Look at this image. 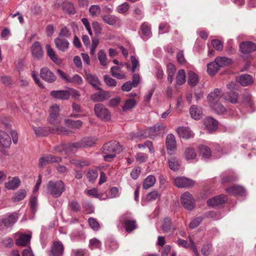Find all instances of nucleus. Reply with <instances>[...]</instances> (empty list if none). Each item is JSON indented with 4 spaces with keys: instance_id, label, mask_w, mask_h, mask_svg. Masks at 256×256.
Instances as JSON below:
<instances>
[{
    "instance_id": "1",
    "label": "nucleus",
    "mask_w": 256,
    "mask_h": 256,
    "mask_svg": "<svg viewBox=\"0 0 256 256\" xmlns=\"http://www.w3.org/2000/svg\"><path fill=\"white\" fill-rule=\"evenodd\" d=\"M121 150V146L118 142H110L104 144L102 147V153L104 154V158L106 161L110 162Z\"/></svg>"
},
{
    "instance_id": "2",
    "label": "nucleus",
    "mask_w": 256,
    "mask_h": 256,
    "mask_svg": "<svg viewBox=\"0 0 256 256\" xmlns=\"http://www.w3.org/2000/svg\"><path fill=\"white\" fill-rule=\"evenodd\" d=\"M96 140L92 137L84 138L78 142L68 144L62 146V149H66L68 152H74L76 148H88L94 146Z\"/></svg>"
},
{
    "instance_id": "3",
    "label": "nucleus",
    "mask_w": 256,
    "mask_h": 256,
    "mask_svg": "<svg viewBox=\"0 0 256 256\" xmlns=\"http://www.w3.org/2000/svg\"><path fill=\"white\" fill-rule=\"evenodd\" d=\"M48 192L54 198H59L65 190L64 182L58 180L57 181L50 180L47 186Z\"/></svg>"
},
{
    "instance_id": "4",
    "label": "nucleus",
    "mask_w": 256,
    "mask_h": 256,
    "mask_svg": "<svg viewBox=\"0 0 256 256\" xmlns=\"http://www.w3.org/2000/svg\"><path fill=\"white\" fill-rule=\"evenodd\" d=\"M32 129L37 136H47L49 133H62L64 134H68V132L66 130L65 128H57L56 132H54V130H52L49 127H42L38 126L36 127L34 126H32Z\"/></svg>"
},
{
    "instance_id": "5",
    "label": "nucleus",
    "mask_w": 256,
    "mask_h": 256,
    "mask_svg": "<svg viewBox=\"0 0 256 256\" xmlns=\"http://www.w3.org/2000/svg\"><path fill=\"white\" fill-rule=\"evenodd\" d=\"M94 111L96 116L104 122L111 119V114L108 108L102 104H97L94 106Z\"/></svg>"
},
{
    "instance_id": "6",
    "label": "nucleus",
    "mask_w": 256,
    "mask_h": 256,
    "mask_svg": "<svg viewBox=\"0 0 256 256\" xmlns=\"http://www.w3.org/2000/svg\"><path fill=\"white\" fill-rule=\"evenodd\" d=\"M182 205L186 210H191L195 207L196 200L192 194L188 192H185L180 197Z\"/></svg>"
},
{
    "instance_id": "7",
    "label": "nucleus",
    "mask_w": 256,
    "mask_h": 256,
    "mask_svg": "<svg viewBox=\"0 0 256 256\" xmlns=\"http://www.w3.org/2000/svg\"><path fill=\"white\" fill-rule=\"evenodd\" d=\"M12 144L11 138L4 131L0 130V151L4 154H7L6 150Z\"/></svg>"
},
{
    "instance_id": "8",
    "label": "nucleus",
    "mask_w": 256,
    "mask_h": 256,
    "mask_svg": "<svg viewBox=\"0 0 256 256\" xmlns=\"http://www.w3.org/2000/svg\"><path fill=\"white\" fill-rule=\"evenodd\" d=\"M164 128L165 127L163 124H156L153 126L146 129L144 134L142 133L138 134V137H142V138L150 137L152 138L153 136L156 135L160 130Z\"/></svg>"
},
{
    "instance_id": "9",
    "label": "nucleus",
    "mask_w": 256,
    "mask_h": 256,
    "mask_svg": "<svg viewBox=\"0 0 256 256\" xmlns=\"http://www.w3.org/2000/svg\"><path fill=\"white\" fill-rule=\"evenodd\" d=\"M174 184L178 188H189L193 186L194 182L184 176H178L174 179Z\"/></svg>"
},
{
    "instance_id": "10",
    "label": "nucleus",
    "mask_w": 256,
    "mask_h": 256,
    "mask_svg": "<svg viewBox=\"0 0 256 256\" xmlns=\"http://www.w3.org/2000/svg\"><path fill=\"white\" fill-rule=\"evenodd\" d=\"M60 106L57 104L52 105L50 110V116L48 118V122L52 124H58L60 122L58 115Z\"/></svg>"
},
{
    "instance_id": "11",
    "label": "nucleus",
    "mask_w": 256,
    "mask_h": 256,
    "mask_svg": "<svg viewBox=\"0 0 256 256\" xmlns=\"http://www.w3.org/2000/svg\"><path fill=\"white\" fill-rule=\"evenodd\" d=\"M86 79L92 86L97 90H101L100 86L102 84L98 78L90 72H85Z\"/></svg>"
},
{
    "instance_id": "12",
    "label": "nucleus",
    "mask_w": 256,
    "mask_h": 256,
    "mask_svg": "<svg viewBox=\"0 0 256 256\" xmlns=\"http://www.w3.org/2000/svg\"><path fill=\"white\" fill-rule=\"evenodd\" d=\"M61 161V158L55 156L51 154H48L43 156L39 159L38 166L40 167H44L48 164L60 162Z\"/></svg>"
},
{
    "instance_id": "13",
    "label": "nucleus",
    "mask_w": 256,
    "mask_h": 256,
    "mask_svg": "<svg viewBox=\"0 0 256 256\" xmlns=\"http://www.w3.org/2000/svg\"><path fill=\"white\" fill-rule=\"evenodd\" d=\"M166 144L168 154H174L176 148V142L174 134H170L166 136Z\"/></svg>"
},
{
    "instance_id": "14",
    "label": "nucleus",
    "mask_w": 256,
    "mask_h": 256,
    "mask_svg": "<svg viewBox=\"0 0 256 256\" xmlns=\"http://www.w3.org/2000/svg\"><path fill=\"white\" fill-rule=\"evenodd\" d=\"M40 76L44 80L50 83H52L56 80L54 74L47 68H41Z\"/></svg>"
},
{
    "instance_id": "15",
    "label": "nucleus",
    "mask_w": 256,
    "mask_h": 256,
    "mask_svg": "<svg viewBox=\"0 0 256 256\" xmlns=\"http://www.w3.org/2000/svg\"><path fill=\"white\" fill-rule=\"evenodd\" d=\"M226 201V196L222 194L210 198L207 200L206 203L209 206L215 207L224 204Z\"/></svg>"
},
{
    "instance_id": "16",
    "label": "nucleus",
    "mask_w": 256,
    "mask_h": 256,
    "mask_svg": "<svg viewBox=\"0 0 256 256\" xmlns=\"http://www.w3.org/2000/svg\"><path fill=\"white\" fill-rule=\"evenodd\" d=\"M240 50L244 54H250L256 50V44L251 42H242L240 44Z\"/></svg>"
},
{
    "instance_id": "17",
    "label": "nucleus",
    "mask_w": 256,
    "mask_h": 256,
    "mask_svg": "<svg viewBox=\"0 0 256 256\" xmlns=\"http://www.w3.org/2000/svg\"><path fill=\"white\" fill-rule=\"evenodd\" d=\"M176 132L180 138L184 139H189L194 136V132L188 127L179 126L176 129Z\"/></svg>"
},
{
    "instance_id": "18",
    "label": "nucleus",
    "mask_w": 256,
    "mask_h": 256,
    "mask_svg": "<svg viewBox=\"0 0 256 256\" xmlns=\"http://www.w3.org/2000/svg\"><path fill=\"white\" fill-rule=\"evenodd\" d=\"M18 218V214L12 213L3 218L2 222L6 227L10 228L16 222Z\"/></svg>"
},
{
    "instance_id": "19",
    "label": "nucleus",
    "mask_w": 256,
    "mask_h": 256,
    "mask_svg": "<svg viewBox=\"0 0 256 256\" xmlns=\"http://www.w3.org/2000/svg\"><path fill=\"white\" fill-rule=\"evenodd\" d=\"M14 236H19V238L16 240V244L18 246H27L30 243L32 238L31 234H24L20 233L16 234Z\"/></svg>"
},
{
    "instance_id": "20",
    "label": "nucleus",
    "mask_w": 256,
    "mask_h": 256,
    "mask_svg": "<svg viewBox=\"0 0 256 256\" xmlns=\"http://www.w3.org/2000/svg\"><path fill=\"white\" fill-rule=\"evenodd\" d=\"M161 228L164 233H168L174 231L176 227L172 224L171 220L168 218H164L161 224Z\"/></svg>"
},
{
    "instance_id": "21",
    "label": "nucleus",
    "mask_w": 256,
    "mask_h": 256,
    "mask_svg": "<svg viewBox=\"0 0 256 256\" xmlns=\"http://www.w3.org/2000/svg\"><path fill=\"white\" fill-rule=\"evenodd\" d=\"M100 92H95L90 96L91 100L94 102H103L109 98L110 94L104 90H100Z\"/></svg>"
},
{
    "instance_id": "22",
    "label": "nucleus",
    "mask_w": 256,
    "mask_h": 256,
    "mask_svg": "<svg viewBox=\"0 0 256 256\" xmlns=\"http://www.w3.org/2000/svg\"><path fill=\"white\" fill-rule=\"evenodd\" d=\"M31 52L32 56L38 60H40L43 56V51L40 43L35 42L32 46Z\"/></svg>"
},
{
    "instance_id": "23",
    "label": "nucleus",
    "mask_w": 256,
    "mask_h": 256,
    "mask_svg": "<svg viewBox=\"0 0 256 256\" xmlns=\"http://www.w3.org/2000/svg\"><path fill=\"white\" fill-rule=\"evenodd\" d=\"M64 246L62 242H54L50 254L52 256H62L64 252Z\"/></svg>"
},
{
    "instance_id": "24",
    "label": "nucleus",
    "mask_w": 256,
    "mask_h": 256,
    "mask_svg": "<svg viewBox=\"0 0 256 256\" xmlns=\"http://www.w3.org/2000/svg\"><path fill=\"white\" fill-rule=\"evenodd\" d=\"M204 124L206 129L210 132H214L218 128V122L212 117L206 118L204 121Z\"/></svg>"
},
{
    "instance_id": "25",
    "label": "nucleus",
    "mask_w": 256,
    "mask_h": 256,
    "mask_svg": "<svg viewBox=\"0 0 256 256\" xmlns=\"http://www.w3.org/2000/svg\"><path fill=\"white\" fill-rule=\"evenodd\" d=\"M47 54L50 60L57 65H60L62 64V60L56 54V52L52 48L50 45L46 44V46Z\"/></svg>"
},
{
    "instance_id": "26",
    "label": "nucleus",
    "mask_w": 256,
    "mask_h": 256,
    "mask_svg": "<svg viewBox=\"0 0 256 256\" xmlns=\"http://www.w3.org/2000/svg\"><path fill=\"white\" fill-rule=\"evenodd\" d=\"M47 54L50 60L57 65H60L62 64V60L56 54V52L52 48L50 45L46 44V46Z\"/></svg>"
},
{
    "instance_id": "27",
    "label": "nucleus",
    "mask_w": 256,
    "mask_h": 256,
    "mask_svg": "<svg viewBox=\"0 0 256 256\" xmlns=\"http://www.w3.org/2000/svg\"><path fill=\"white\" fill-rule=\"evenodd\" d=\"M236 80L244 86H250L254 82L252 76L248 74H241L236 77Z\"/></svg>"
},
{
    "instance_id": "28",
    "label": "nucleus",
    "mask_w": 256,
    "mask_h": 256,
    "mask_svg": "<svg viewBox=\"0 0 256 256\" xmlns=\"http://www.w3.org/2000/svg\"><path fill=\"white\" fill-rule=\"evenodd\" d=\"M184 156L185 159L188 161L196 160L197 158L196 151L193 148L190 146H188L184 148Z\"/></svg>"
},
{
    "instance_id": "29",
    "label": "nucleus",
    "mask_w": 256,
    "mask_h": 256,
    "mask_svg": "<svg viewBox=\"0 0 256 256\" xmlns=\"http://www.w3.org/2000/svg\"><path fill=\"white\" fill-rule=\"evenodd\" d=\"M50 95L56 98L68 100L70 96V93L66 90H52L50 92Z\"/></svg>"
},
{
    "instance_id": "30",
    "label": "nucleus",
    "mask_w": 256,
    "mask_h": 256,
    "mask_svg": "<svg viewBox=\"0 0 256 256\" xmlns=\"http://www.w3.org/2000/svg\"><path fill=\"white\" fill-rule=\"evenodd\" d=\"M54 43L56 47L60 50L65 52L68 48L69 42L66 40L62 39L60 37L57 38L54 40Z\"/></svg>"
},
{
    "instance_id": "31",
    "label": "nucleus",
    "mask_w": 256,
    "mask_h": 256,
    "mask_svg": "<svg viewBox=\"0 0 256 256\" xmlns=\"http://www.w3.org/2000/svg\"><path fill=\"white\" fill-rule=\"evenodd\" d=\"M222 90L218 88H215L214 91L210 92L208 96V100L210 105L216 104L220 98L222 96Z\"/></svg>"
},
{
    "instance_id": "32",
    "label": "nucleus",
    "mask_w": 256,
    "mask_h": 256,
    "mask_svg": "<svg viewBox=\"0 0 256 256\" xmlns=\"http://www.w3.org/2000/svg\"><path fill=\"white\" fill-rule=\"evenodd\" d=\"M20 184V178L15 176L10 178L8 182L5 184V187L8 190H14L18 188Z\"/></svg>"
},
{
    "instance_id": "33",
    "label": "nucleus",
    "mask_w": 256,
    "mask_h": 256,
    "mask_svg": "<svg viewBox=\"0 0 256 256\" xmlns=\"http://www.w3.org/2000/svg\"><path fill=\"white\" fill-rule=\"evenodd\" d=\"M190 113L194 119L199 120L202 117V111L200 108L193 105L190 108Z\"/></svg>"
},
{
    "instance_id": "34",
    "label": "nucleus",
    "mask_w": 256,
    "mask_h": 256,
    "mask_svg": "<svg viewBox=\"0 0 256 256\" xmlns=\"http://www.w3.org/2000/svg\"><path fill=\"white\" fill-rule=\"evenodd\" d=\"M156 182V178L153 175L148 176L144 180L142 187L145 190H148L154 186Z\"/></svg>"
},
{
    "instance_id": "35",
    "label": "nucleus",
    "mask_w": 256,
    "mask_h": 256,
    "mask_svg": "<svg viewBox=\"0 0 256 256\" xmlns=\"http://www.w3.org/2000/svg\"><path fill=\"white\" fill-rule=\"evenodd\" d=\"M62 10L69 14H74L76 11L74 4L69 2H64L62 4Z\"/></svg>"
},
{
    "instance_id": "36",
    "label": "nucleus",
    "mask_w": 256,
    "mask_h": 256,
    "mask_svg": "<svg viewBox=\"0 0 256 256\" xmlns=\"http://www.w3.org/2000/svg\"><path fill=\"white\" fill-rule=\"evenodd\" d=\"M198 152L200 156L204 159H208L212 156L210 148L206 146L201 145L198 147Z\"/></svg>"
},
{
    "instance_id": "37",
    "label": "nucleus",
    "mask_w": 256,
    "mask_h": 256,
    "mask_svg": "<svg viewBox=\"0 0 256 256\" xmlns=\"http://www.w3.org/2000/svg\"><path fill=\"white\" fill-rule=\"evenodd\" d=\"M176 71V68L173 64L169 63L167 64L168 81L170 84H172L173 82V78Z\"/></svg>"
},
{
    "instance_id": "38",
    "label": "nucleus",
    "mask_w": 256,
    "mask_h": 256,
    "mask_svg": "<svg viewBox=\"0 0 256 256\" xmlns=\"http://www.w3.org/2000/svg\"><path fill=\"white\" fill-rule=\"evenodd\" d=\"M215 60L220 68L228 66L231 64L232 62L230 58L225 56L217 57Z\"/></svg>"
},
{
    "instance_id": "39",
    "label": "nucleus",
    "mask_w": 256,
    "mask_h": 256,
    "mask_svg": "<svg viewBox=\"0 0 256 256\" xmlns=\"http://www.w3.org/2000/svg\"><path fill=\"white\" fill-rule=\"evenodd\" d=\"M110 72L112 75L116 78L122 80L126 78L124 73L122 72L120 68L118 66H114L111 68Z\"/></svg>"
},
{
    "instance_id": "40",
    "label": "nucleus",
    "mask_w": 256,
    "mask_h": 256,
    "mask_svg": "<svg viewBox=\"0 0 256 256\" xmlns=\"http://www.w3.org/2000/svg\"><path fill=\"white\" fill-rule=\"evenodd\" d=\"M226 192L234 195H242L244 192V190L241 186H233L227 188Z\"/></svg>"
},
{
    "instance_id": "41",
    "label": "nucleus",
    "mask_w": 256,
    "mask_h": 256,
    "mask_svg": "<svg viewBox=\"0 0 256 256\" xmlns=\"http://www.w3.org/2000/svg\"><path fill=\"white\" fill-rule=\"evenodd\" d=\"M207 67L208 72L211 76L214 75L218 71L220 68V67L218 63L216 62V60L214 62L208 64Z\"/></svg>"
},
{
    "instance_id": "42",
    "label": "nucleus",
    "mask_w": 256,
    "mask_h": 256,
    "mask_svg": "<svg viewBox=\"0 0 256 256\" xmlns=\"http://www.w3.org/2000/svg\"><path fill=\"white\" fill-rule=\"evenodd\" d=\"M186 81V73L184 70H180L178 71L176 76V82L178 85H182Z\"/></svg>"
},
{
    "instance_id": "43",
    "label": "nucleus",
    "mask_w": 256,
    "mask_h": 256,
    "mask_svg": "<svg viewBox=\"0 0 256 256\" xmlns=\"http://www.w3.org/2000/svg\"><path fill=\"white\" fill-rule=\"evenodd\" d=\"M98 58L102 66H106L108 65V60L106 56V54L104 50H101L98 52Z\"/></svg>"
},
{
    "instance_id": "44",
    "label": "nucleus",
    "mask_w": 256,
    "mask_h": 256,
    "mask_svg": "<svg viewBox=\"0 0 256 256\" xmlns=\"http://www.w3.org/2000/svg\"><path fill=\"white\" fill-rule=\"evenodd\" d=\"M136 102L134 98H129L125 101L124 104L122 108V110L124 112L129 110L136 106Z\"/></svg>"
},
{
    "instance_id": "45",
    "label": "nucleus",
    "mask_w": 256,
    "mask_h": 256,
    "mask_svg": "<svg viewBox=\"0 0 256 256\" xmlns=\"http://www.w3.org/2000/svg\"><path fill=\"white\" fill-rule=\"evenodd\" d=\"M102 19L105 23L110 26L115 24L118 20L117 18L115 16L110 14L102 16Z\"/></svg>"
},
{
    "instance_id": "46",
    "label": "nucleus",
    "mask_w": 256,
    "mask_h": 256,
    "mask_svg": "<svg viewBox=\"0 0 256 256\" xmlns=\"http://www.w3.org/2000/svg\"><path fill=\"white\" fill-rule=\"evenodd\" d=\"M70 163L78 168L88 166L90 164V162L86 160H80L76 159L71 160H70Z\"/></svg>"
},
{
    "instance_id": "47",
    "label": "nucleus",
    "mask_w": 256,
    "mask_h": 256,
    "mask_svg": "<svg viewBox=\"0 0 256 256\" xmlns=\"http://www.w3.org/2000/svg\"><path fill=\"white\" fill-rule=\"evenodd\" d=\"M26 191L24 189L19 190L13 196L12 200L14 202H18L23 200L26 196Z\"/></svg>"
},
{
    "instance_id": "48",
    "label": "nucleus",
    "mask_w": 256,
    "mask_h": 256,
    "mask_svg": "<svg viewBox=\"0 0 256 256\" xmlns=\"http://www.w3.org/2000/svg\"><path fill=\"white\" fill-rule=\"evenodd\" d=\"M213 110L218 114H225L226 112V108L220 104L216 103L210 105Z\"/></svg>"
},
{
    "instance_id": "49",
    "label": "nucleus",
    "mask_w": 256,
    "mask_h": 256,
    "mask_svg": "<svg viewBox=\"0 0 256 256\" xmlns=\"http://www.w3.org/2000/svg\"><path fill=\"white\" fill-rule=\"evenodd\" d=\"M224 98L226 100L230 102L232 104H236L237 102L238 94L235 92H230L224 94Z\"/></svg>"
},
{
    "instance_id": "50",
    "label": "nucleus",
    "mask_w": 256,
    "mask_h": 256,
    "mask_svg": "<svg viewBox=\"0 0 256 256\" xmlns=\"http://www.w3.org/2000/svg\"><path fill=\"white\" fill-rule=\"evenodd\" d=\"M199 81V78L197 74L196 73L190 72H189V77H188V84L192 86H195L198 84Z\"/></svg>"
},
{
    "instance_id": "51",
    "label": "nucleus",
    "mask_w": 256,
    "mask_h": 256,
    "mask_svg": "<svg viewBox=\"0 0 256 256\" xmlns=\"http://www.w3.org/2000/svg\"><path fill=\"white\" fill-rule=\"evenodd\" d=\"M124 221L126 230V232H131L136 228L135 220L124 219Z\"/></svg>"
},
{
    "instance_id": "52",
    "label": "nucleus",
    "mask_w": 256,
    "mask_h": 256,
    "mask_svg": "<svg viewBox=\"0 0 256 256\" xmlns=\"http://www.w3.org/2000/svg\"><path fill=\"white\" fill-rule=\"evenodd\" d=\"M89 12L92 17H96L100 14L101 8L98 5H92L90 7Z\"/></svg>"
},
{
    "instance_id": "53",
    "label": "nucleus",
    "mask_w": 256,
    "mask_h": 256,
    "mask_svg": "<svg viewBox=\"0 0 256 256\" xmlns=\"http://www.w3.org/2000/svg\"><path fill=\"white\" fill-rule=\"evenodd\" d=\"M89 248L92 249H100L102 246L101 242L96 238H92L90 240Z\"/></svg>"
},
{
    "instance_id": "54",
    "label": "nucleus",
    "mask_w": 256,
    "mask_h": 256,
    "mask_svg": "<svg viewBox=\"0 0 256 256\" xmlns=\"http://www.w3.org/2000/svg\"><path fill=\"white\" fill-rule=\"evenodd\" d=\"M88 222L92 230L98 231L99 230L100 225L96 219L90 218H88Z\"/></svg>"
},
{
    "instance_id": "55",
    "label": "nucleus",
    "mask_w": 256,
    "mask_h": 256,
    "mask_svg": "<svg viewBox=\"0 0 256 256\" xmlns=\"http://www.w3.org/2000/svg\"><path fill=\"white\" fill-rule=\"evenodd\" d=\"M141 30L144 36L148 37L150 36L152 34L150 28L148 23L144 22L142 24Z\"/></svg>"
},
{
    "instance_id": "56",
    "label": "nucleus",
    "mask_w": 256,
    "mask_h": 256,
    "mask_svg": "<svg viewBox=\"0 0 256 256\" xmlns=\"http://www.w3.org/2000/svg\"><path fill=\"white\" fill-rule=\"evenodd\" d=\"M212 248V244L210 243L204 244L201 249V252L204 256L210 255Z\"/></svg>"
},
{
    "instance_id": "57",
    "label": "nucleus",
    "mask_w": 256,
    "mask_h": 256,
    "mask_svg": "<svg viewBox=\"0 0 256 256\" xmlns=\"http://www.w3.org/2000/svg\"><path fill=\"white\" fill-rule=\"evenodd\" d=\"M170 168L172 170H177L179 168V163L176 158H171L168 160Z\"/></svg>"
},
{
    "instance_id": "58",
    "label": "nucleus",
    "mask_w": 256,
    "mask_h": 256,
    "mask_svg": "<svg viewBox=\"0 0 256 256\" xmlns=\"http://www.w3.org/2000/svg\"><path fill=\"white\" fill-rule=\"evenodd\" d=\"M130 5L128 2H124L119 5L116 8V12L119 14H124L129 10Z\"/></svg>"
},
{
    "instance_id": "59",
    "label": "nucleus",
    "mask_w": 256,
    "mask_h": 256,
    "mask_svg": "<svg viewBox=\"0 0 256 256\" xmlns=\"http://www.w3.org/2000/svg\"><path fill=\"white\" fill-rule=\"evenodd\" d=\"M66 123L73 128H78L82 125V122L79 120L73 121L70 120H66Z\"/></svg>"
},
{
    "instance_id": "60",
    "label": "nucleus",
    "mask_w": 256,
    "mask_h": 256,
    "mask_svg": "<svg viewBox=\"0 0 256 256\" xmlns=\"http://www.w3.org/2000/svg\"><path fill=\"white\" fill-rule=\"evenodd\" d=\"M72 108L73 112L76 113V114H74L72 115V116L78 117V116H83L85 115V114H78V113H80V112H83L82 108H80V106L78 104L76 103H74L72 106Z\"/></svg>"
},
{
    "instance_id": "61",
    "label": "nucleus",
    "mask_w": 256,
    "mask_h": 256,
    "mask_svg": "<svg viewBox=\"0 0 256 256\" xmlns=\"http://www.w3.org/2000/svg\"><path fill=\"white\" fill-rule=\"evenodd\" d=\"M70 81L68 82L74 83L76 84H82L83 82V80L81 76L78 74H74L72 77L70 78Z\"/></svg>"
},
{
    "instance_id": "62",
    "label": "nucleus",
    "mask_w": 256,
    "mask_h": 256,
    "mask_svg": "<svg viewBox=\"0 0 256 256\" xmlns=\"http://www.w3.org/2000/svg\"><path fill=\"white\" fill-rule=\"evenodd\" d=\"M68 206L74 212H78L80 210V205L74 200L69 202Z\"/></svg>"
},
{
    "instance_id": "63",
    "label": "nucleus",
    "mask_w": 256,
    "mask_h": 256,
    "mask_svg": "<svg viewBox=\"0 0 256 256\" xmlns=\"http://www.w3.org/2000/svg\"><path fill=\"white\" fill-rule=\"evenodd\" d=\"M104 81L109 86H116V82L115 80L111 78L108 75H104Z\"/></svg>"
},
{
    "instance_id": "64",
    "label": "nucleus",
    "mask_w": 256,
    "mask_h": 256,
    "mask_svg": "<svg viewBox=\"0 0 256 256\" xmlns=\"http://www.w3.org/2000/svg\"><path fill=\"white\" fill-rule=\"evenodd\" d=\"M148 156L146 154L138 152L136 156V159L138 162L142 163L146 161Z\"/></svg>"
}]
</instances>
